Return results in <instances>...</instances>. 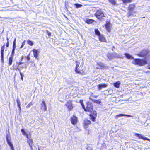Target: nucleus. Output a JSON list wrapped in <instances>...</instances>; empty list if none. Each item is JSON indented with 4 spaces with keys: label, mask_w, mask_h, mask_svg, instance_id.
I'll list each match as a JSON object with an SVG mask.
<instances>
[{
    "label": "nucleus",
    "mask_w": 150,
    "mask_h": 150,
    "mask_svg": "<svg viewBox=\"0 0 150 150\" xmlns=\"http://www.w3.org/2000/svg\"><path fill=\"white\" fill-rule=\"evenodd\" d=\"M75 67L74 68V71L76 74L81 75H83L84 73L83 66L81 64L80 66V63L79 61L76 60L75 61Z\"/></svg>",
    "instance_id": "f257e3e1"
},
{
    "label": "nucleus",
    "mask_w": 150,
    "mask_h": 150,
    "mask_svg": "<svg viewBox=\"0 0 150 150\" xmlns=\"http://www.w3.org/2000/svg\"><path fill=\"white\" fill-rule=\"evenodd\" d=\"M132 62L134 64L140 66H143L147 64L146 60L139 59H134Z\"/></svg>",
    "instance_id": "f03ea898"
},
{
    "label": "nucleus",
    "mask_w": 150,
    "mask_h": 150,
    "mask_svg": "<svg viewBox=\"0 0 150 150\" xmlns=\"http://www.w3.org/2000/svg\"><path fill=\"white\" fill-rule=\"evenodd\" d=\"M13 68L15 70H22L24 67L23 63L21 62H16V64H14L13 66Z\"/></svg>",
    "instance_id": "7ed1b4c3"
},
{
    "label": "nucleus",
    "mask_w": 150,
    "mask_h": 150,
    "mask_svg": "<svg viewBox=\"0 0 150 150\" xmlns=\"http://www.w3.org/2000/svg\"><path fill=\"white\" fill-rule=\"evenodd\" d=\"M6 137L7 143L10 147L11 149V150H15L13 144L11 142V137L9 132L8 134H6Z\"/></svg>",
    "instance_id": "20e7f679"
},
{
    "label": "nucleus",
    "mask_w": 150,
    "mask_h": 150,
    "mask_svg": "<svg viewBox=\"0 0 150 150\" xmlns=\"http://www.w3.org/2000/svg\"><path fill=\"white\" fill-rule=\"evenodd\" d=\"M84 110L85 111L92 112L93 110L92 104L89 102H87L86 103V108L85 107Z\"/></svg>",
    "instance_id": "39448f33"
},
{
    "label": "nucleus",
    "mask_w": 150,
    "mask_h": 150,
    "mask_svg": "<svg viewBox=\"0 0 150 150\" xmlns=\"http://www.w3.org/2000/svg\"><path fill=\"white\" fill-rule=\"evenodd\" d=\"M72 102L73 101L72 100L68 101L65 104V106L67 108L69 111H71L74 107Z\"/></svg>",
    "instance_id": "423d86ee"
},
{
    "label": "nucleus",
    "mask_w": 150,
    "mask_h": 150,
    "mask_svg": "<svg viewBox=\"0 0 150 150\" xmlns=\"http://www.w3.org/2000/svg\"><path fill=\"white\" fill-rule=\"evenodd\" d=\"M97 18L101 20L104 16V14L100 10H98L95 15Z\"/></svg>",
    "instance_id": "0eeeda50"
},
{
    "label": "nucleus",
    "mask_w": 150,
    "mask_h": 150,
    "mask_svg": "<svg viewBox=\"0 0 150 150\" xmlns=\"http://www.w3.org/2000/svg\"><path fill=\"white\" fill-rule=\"evenodd\" d=\"M6 44H4L1 47V61L2 62H4V52L5 50V46Z\"/></svg>",
    "instance_id": "6e6552de"
},
{
    "label": "nucleus",
    "mask_w": 150,
    "mask_h": 150,
    "mask_svg": "<svg viewBox=\"0 0 150 150\" xmlns=\"http://www.w3.org/2000/svg\"><path fill=\"white\" fill-rule=\"evenodd\" d=\"M70 120L71 123L73 125L76 124L78 121V118L74 115H73L70 118Z\"/></svg>",
    "instance_id": "1a4fd4ad"
},
{
    "label": "nucleus",
    "mask_w": 150,
    "mask_h": 150,
    "mask_svg": "<svg viewBox=\"0 0 150 150\" xmlns=\"http://www.w3.org/2000/svg\"><path fill=\"white\" fill-rule=\"evenodd\" d=\"M91 123V122L88 119H85L83 120V127L85 128H87Z\"/></svg>",
    "instance_id": "9d476101"
},
{
    "label": "nucleus",
    "mask_w": 150,
    "mask_h": 150,
    "mask_svg": "<svg viewBox=\"0 0 150 150\" xmlns=\"http://www.w3.org/2000/svg\"><path fill=\"white\" fill-rule=\"evenodd\" d=\"M135 136L138 137L139 139H142L144 140H148L150 142V139L147 138L141 134L138 133H135Z\"/></svg>",
    "instance_id": "9b49d317"
},
{
    "label": "nucleus",
    "mask_w": 150,
    "mask_h": 150,
    "mask_svg": "<svg viewBox=\"0 0 150 150\" xmlns=\"http://www.w3.org/2000/svg\"><path fill=\"white\" fill-rule=\"evenodd\" d=\"M149 51L148 50H144L140 52L138 55L140 57H144L148 53Z\"/></svg>",
    "instance_id": "f8f14e48"
},
{
    "label": "nucleus",
    "mask_w": 150,
    "mask_h": 150,
    "mask_svg": "<svg viewBox=\"0 0 150 150\" xmlns=\"http://www.w3.org/2000/svg\"><path fill=\"white\" fill-rule=\"evenodd\" d=\"M34 57L37 59H38L39 51L38 50L33 49L32 50Z\"/></svg>",
    "instance_id": "ddd939ff"
},
{
    "label": "nucleus",
    "mask_w": 150,
    "mask_h": 150,
    "mask_svg": "<svg viewBox=\"0 0 150 150\" xmlns=\"http://www.w3.org/2000/svg\"><path fill=\"white\" fill-rule=\"evenodd\" d=\"M40 108L42 110H43V111H44L47 110V108L46 104L45 101H42V103L41 104Z\"/></svg>",
    "instance_id": "4468645a"
},
{
    "label": "nucleus",
    "mask_w": 150,
    "mask_h": 150,
    "mask_svg": "<svg viewBox=\"0 0 150 150\" xmlns=\"http://www.w3.org/2000/svg\"><path fill=\"white\" fill-rule=\"evenodd\" d=\"M27 142L29 146L30 147L31 149H33V141L32 139L30 138L27 139Z\"/></svg>",
    "instance_id": "2eb2a0df"
},
{
    "label": "nucleus",
    "mask_w": 150,
    "mask_h": 150,
    "mask_svg": "<svg viewBox=\"0 0 150 150\" xmlns=\"http://www.w3.org/2000/svg\"><path fill=\"white\" fill-rule=\"evenodd\" d=\"M99 40L101 42H105L106 41V39L103 34H101L98 36Z\"/></svg>",
    "instance_id": "dca6fc26"
},
{
    "label": "nucleus",
    "mask_w": 150,
    "mask_h": 150,
    "mask_svg": "<svg viewBox=\"0 0 150 150\" xmlns=\"http://www.w3.org/2000/svg\"><path fill=\"white\" fill-rule=\"evenodd\" d=\"M110 23L109 22H107L105 24V27L106 30L109 32L111 30V28L110 27Z\"/></svg>",
    "instance_id": "f3484780"
},
{
    "label": "nucleus",
    "mask_w": 150,
    "mask_h": 150,
    "mask_svg": "<svg viewBox=\"0 0 150 150\" xmlns=\"http://www.w3.org/2000/svg\"><path fill=\"white\" fill-rule=\"evenodd\" d=\"M123 116H126L127 117H131L132 116L130 115H126L123 114H120L117 115L115 117V118L116 119H118L119 117H122Z\"/></svg>",
    "instance_id": "a211bd4d"
},
{
    "label": "nucleus",
    "mask_w": 150,
    "mask_h": 150,
    "mask_svg": "<svg viewBox=\"0 0 150 150\" xmlns=\"http://www.w3.org/2000/svg\"><path fill=\"white\" fill-rule=\"evenodd\" d=\"M124 54L126 56V57L128 59L133 60V59H134L133 57L128 53H125Z\"/></svg>",
    "instance_id": "6ab92c4d"
},
{
    "label": "nucleus",
    "mask_w": 150,
    "mask_h": 150,
    "mask_svg": "<svg viewBox=\"0 0 150 150\" xmlns=\"http://www.w3.org/2000/svg\"><path fill=\"white\" fill-rule=\"evenodd\" d=\"M85 22L88 24H90L92 23L94 21V20L91 19H86L84 20Z\"/></svg>",
    "instance_id": "aec40b11"
},
{
    "label": "nucleus",
    "mask_w": 150,
    "mask_h": 150,
    "mask_svg": "<svg viewBox=\"0 0 150 150\" xmlns=\"http://www.w3.org/2000/svg\"><path fill=\"white\" fill-rule=\"evenodd\" d=\"M13 57L10 56L8 59V65L11 66L12 65Z\"/></svg>",
    "instance_id": "412c9836"
},
{
    "label": "nucleus",
    "mask_w": 150,
    "mask_h": 150,
    "mask_svg": "<svg viewBox=\"0 0 150 150\" xmlns=\"http://www.w3.org/2000/svg\"><path fill=\"white\" fill-rule=\"evenodd\" d=\"M16 48V47L12 46V49L11 54L10 56L13 57L15 54V51Z\"/></svg>",
    "instance_id": "4be33fe9"
},
{
    "label": "nucleus",
    "mask_w": 150,
    "mask_h": 150,
    "mask_svg": "<svg viewBox=\"0 0 150 150\" xmlns=\"http://www.w3.org/2000/svg\"><path fill=\"white\" fill-rule=\"evenodd\" d=\"M98 88L99 90L103 88H105L107 86V85L105 84H100L98 85Z\"/></svg>",
    "instance_id": "5701e85b"
},
{
    "label": "nucleus",
    "mask_w": 150,
    "mask_h": 150,
    "mask_svg": "<svg viewBox=\"0 0 150 150\" xmlns=\"http://www.w3.org/2000/svg\"><path fill=\"white\" fill-rule=\"evenodd\" d=\"M16 102L17 104V106L19 108V111L20 112H21V109L20 106V102L19 99H17Z\"/></svg>",
    "instance_id": "b1692460"
},
{
    "label": "nucleus",
    "mask_w": 150,
    "mask_h": 150,
    "mask_svg": "<svg viewBox=\"0 0 150 150\" xmlns=\"http://www.w3.org/2000/svg\"><path fill=\"white\" fill-rule=\"evenodd\" d=\"M98 65H99V66H100V67H97V68H98V69L103 68V69H106L105 68L106 67H104V64L101 63L100 62L99 63H98Z\"/></svg>",
    "instance_id": "393cba45"
},
{
    "label": "nucleus",
    "mask_w": 150,
    "mask_h": 150,
    "mask_svg": "<svg viewBox=\"0 0 150 150\" xmlns=\"http://www.w3.org/2000/svg\"><path fill=\"white\" fill-rule=\"evenodd\" d=\"M120 81H118L114 83L113 84L115 87L118 88L119 87L120 85Z\"/></svg>",
    "instance_id": "a878e982"
},
{
    "label": "nucleus",
    "mask_w": 150,
    "mask_h": 150,
    "mask_svg": "<svg viewBox=\"0 0 150 150\" xmlns=\"http://www.w3.org/2000/svg\"><path fill=\"white\" fill-rule=\"evenodd\" d=\"M6 39L7 40V42L6 44V48L9 47V39L8 37H6Z\"/></svg>",
    "instance_id": "bb28decb"
},
{
    "label": "nucleus",
    "mask_w": 150,
    "mask_h": 150,
    "mask_svg": "<svg viewBox=\"0 0 150 150\" xmlns=\"http://www.w3.org/2000/svg\"><path fill=\"white\" fill-rule=\"evenodd\" d=\"M94 32L95 34L98 37L101 35L98 29H95L94 30Z\"/></svg>",
    "instance_id": "cd10ccee"
},
{
    "label": "nucleus",
    "mask_w": 150,
    "mask_h": 150,
    "mask_svg": "<svg viewBox=\"0 0 150 150\" xmlns=\"http://www.w3.org/2000/svg\"><path fill=\"white\" fill-rule=\"evenodd\" d=\"M135 7V5L134 4H131L129 5L128 9L129 10H132Z\"/></svg>",
    "instance_id": "c85d7f7f"
},
{
    "label": "nucleus",
    "mask_w": 150,
    "mask_h": 150,
    "mask_svg": "<svg viewBox=\"0 0 150 150\" xmlns=\"http://www.w3.org/2000/svg\"><path fill=\"white\" fill-rule=\"evenodd\" d=\"M74 5L75 6V8H81L83 6L82 5L78 4H74Z\"/></svg>",
    "instance_id": "c756f323"
},
{
    "label": "nucleus",
    "mask_w": 150,
    "mask_h": 150,
    "mask_svg": "<svg viewBox=\"0 0 150 150\" xmlns=\"http://www.w3.org/2000/svg\"><path fill=\"white\" fill-rule=\"evenodd\" d=\"M27 43L28 45L30 46H32L34 45L33 42L32 41L29 40H28L27 41Z\"/></svg>",
    "instance_id": "7c9ffc66"
},
{
    "label": "nucleus",
    "mask_w": 150,
    "mask_h": 150,
    "mask_svg": "<svg viewBox=\"0 0 150 150\" xmlns=\"http://www.w3.org/2000/svg\"><path fill=\"white\" fill-rule=\"evenodd\" d=\"M107 57L109 60H111L112 58H113L112 54H108L107 55Z\"/></svg>",
    "instance_id": "2f4dec72"
},
{
    "label": "nucleus",
    "mask_w": 150,
    "mask_h": 150,
    "mask_svg": "<svg viewBox=\"0 0 150 150\" xmlns=\"http://www.w3.org/2000/svg\"><path fill=\"white\" fill-rule=\"evenodd\" d=\"M88 115L90 117V119L93 121H94V116H93V113L90 114Z\"/></svg>",
    "instance_id": "473e14b6"
},
{
    "label": "nucleus",
    "mask_w": 150,
    "mask_h": 150,
    "mask_svg": "<svg viewBox=\"0 0 150 150\" xmlns=\"http://www.w3.org/2000/svg\"><path fill=\"white\" fill-rule=\"evenodd\" d=\"M30 54H29L27 56L25 57V58L26 59L27 61V62L28 63H30V62H29V60L30 59Z\"/></svg>",
    "instance_id": "72a5a7b5"
},
{
    "label": "nucleus",
    "mask_w": 150,
    "mask_h": 150,
    "mask_svg": "<svg viewBox=\"0 0 150 150\" xmlns=\"http://www.w3.org/2000/svg\"><path fill=\"white\" fill-rule=\"evenodd\" d=\"M79 102L81 104L83 108L84 109L85 108V106L83 104V101L82 100H80L79 101Z\"/></svg>",
    "instance_id": "f704fd0d"
},
{
    "label": "nucleus",
    "mask_w": 150,
    "mask_h": 150,
    "mask_svg": "<svg viewBox=\"0 0 150 150\" xmlns=\"http://www.w3.org/2000/svg\"><path fill=\"white\" fill-rule=\"evenodd\" d=\"M21 131L22 133V134L24 136H25L27 134L26 132L23 129H21Z\"/></svg>",
    "instance_id": "c9c22d12"
},
{
    "label": "nucleus",
    "mask_w": 150,
    "mask_h": 150,
    "mask_svg": "<svg viewBox=\"0 0 150 150\" xmlns=\"http://www.w3.org/2000/svg\"><path fill=\"white\" fill-rule=\"evenodd\" d=\"M113 5L116 4L115 0H108Z\"/></svg>",
    "instance_id": "e433bc0d"
},
{
    "label": "nucleus",
    "mask_w": 150,
    "mask_h": 150,
    "mask_svg": "<svg viewBox=\"0 0 150 150\" xmlns=\"http://www.w3.org/2000/svg\"><path fill=\"white\" fill-rule=\"evenodd\" d=\"M112 54V57H113V58L114 57H120L119 56V55L116 53H114Z\"/></svg>",
    "instance_id": "4c0bfd02"
},
{
    "label": "nucleus",
    "mask_w": 150,
    "mask_h": 150,
    "mask_svg": "<svg viewBox=\"0 0 150 150\" xmlns=\"http://www.w3.org/2000/svg\"><path fill=\"white\" fill-rule=\"evenodd\" d=\"M94 103L97 104H100L101 103V101L100 100H94Z\"/></svg>",
    "instance_id": "58836bf2"
},
{
    "label": "nucleus",
    "mask_w": 150,
    "mask_h": 150,
    "mask_svg": "<svg viewBox=\"0 0 150 150\" xmlns=\"http://www.w3.org/2000/svg\"><path fill=\"white\" fill-rule=\"evenodd\" d=\"M124 3L130 2L132 0H122Z\"/></svg>",
    "instance_id": "ea45409f"
},
{
    "label": "nucleus",
    "mask_w": 150,
    "mask_h": 150,
    "mask_svg": "<svg viewBox=\"0 0 150 150\" xmlns=\"http://www.w3.org/2000/svg\"><path fill=\"white\" fill-rule=\"evenodd\" d=\"M16 38H15L13 40V46H15L16 47Z\"/></svg>",
    "instance_id": "a19ab883"
},
{
    "label": "nucleus",
    "mask_w": 150,
    "mask_h": 150,
    "mask_svg": "<svg viewBox=\"0 0 150 150\" xmlns=\"http://www.w3.org/2000/svg\"><path fill=\"white\" fill-rule=\"evenodd\" d=\"M46 31L47 33L49 36H51V33L50 32H49L48 30H46Z\"/></svg>",
    "instance_id": "79ce46f5"
},
{
    "label": "nucleus",
    "mask_w": 150,
    "mask_h": 150,
    "mask_svg": "<svg viewBox=\"0 0 150 150\" xmlns=\"http://www.w3.org/2000/svg\"><path fill=\"white\" fill-rule=\"evenodd\" d=\"M128 15L129 16H130L132 15V10H129V11L128 13Z\"/></svg>",
    "instance_id": "37998d69"
},
{
    "label": "nucleus",
    "mask_w": 150,
    "mask_h": 150,
    "mask_svg": "<svg viewBox=\"0 0 150 150\" xmlns=\"http://www.w3.org/2000/svg\"><path fill=\"white\" fill-rule=\"evenodd\" d=\"M32 102H30L29 104H28L27 106H26V107L27 108H29L30 107V106L32 105Z\"/></svg>",
    "instance_id": "c03bdc74"
},
{
    "label": "nucleus",
    "mask_w": 150,
    "mask_h": 150,
    "mask_svg": "<svg viewBox=\"0 0 150 150\" xmlns=\"http://www.w3.org/2000/svg\"><path fill=\"white\" fill-rule=\"evenodd\" d=\"M20 74L21 76V79L22 81H23V75L22 73H21V72H20Z\"/></svg>",
    "instance_id": "a18cd8bd"
},
{
    "label": "nucleus",
    "mask_w": 150,
    "mask_h": 150,
    "mask_svg": "<svg viewBox=\"0 0 150 150\" xmlns=\"http://www.w3.org/2000/svg\"><path fill=\"white\" fill-rule=\"evenodd\" d=\"M87 149L88 150H92V149L89 146H88L87 148Z\"/></svg>",
    "instance_id": "49530a36"
},
{
    "label": "nucleus",
    "mask_w": 150,
    "mask_h": 150,
    "mask_svg": "<svg viewBox=\"0 0 150 150\" xmlns=\"http://www.w3.org/2000/svg\"><path fill=\"white\" fill-rule=\"evenodd\" d=\"M26 42V41L25 40H24L23 42H22V45H23V46L25 44V43Z\"/></svg>",
    "instance_id": "de8ad7c7"
},
{
    "label": "nucleus",
    "mask_w": 150,
    "mask_h": 150,
    "mask_svg": "<svg viewBox=\"0 0 150 150\" xmlns=\"http://www.w3.org/2000/svg\"><path fill=\"white\" fill-rule=\"evenodd\" d=\"M25 136H26V138L27 139H29V137L28 134H27L26 135H25Z\"/></svg>",
    "instance_id": "09e8293b"
},
{
    "label": "nucleus",
    "mask_w": 150,
    "mask_h": 150,
    "mask_svg": "<svg viewBox=\"0 0 150 150\" xmlns=\"http://www.w3.org/2000/svg\"><path fill=\"white\" fill-rule=\"evenodd\" d=\"M23 47V45H22L21 44V47H20V49H21V48H22Z\"/></svg>",
    "instance_id": "8fccbe9b"
},
{
    "label": "nucleus",
    "mask_w": 150,
    "mask_h": 150,
    "mask_svg": "<svg viewBox=\"0 0 150 150\" xmlns=\"http://www.w3.org/2000/svg\"><path fill=\"white\" fill-rule=\"evenodd\" d=\"M148 67V69H150V66L149 65Z\"/></svg>",
    "instance_id": "3c124183"
},
{
    "label": "nucleus",
    "mask_w": 150,
    "mask_h": 150,
    "mask_svg": "<svg viewBox=\"0 0 150 150\" xmlns=\"http://www.w3.org/2000/svg\"><path fill=\"white\" fill-rule=\"evenodd\" d=\"M38 150H40V149L39 148H38Z\"/></svg>",
    "instance_id": "603ef678"
},
{
    "label": "nucleus",
    "mask_w": 150,
    "mask_h": 150,
    "mask_svg": "<svg viewBox=\"0 0 150 150\" xmlns=\"http://www.w3.org/2000/svg\"><path fill=\"white\" fill-rule=\"evenodd\" d=\"M23 59V57H22V59Z\"/></svg>",
    "instance_id": "864d4df0"
},
{
    "label": "nucleus",
    "mask_w": 150,
    "mask_h": 150,
    "mask_svg": "<svg viewBox=\"0 0 150 150\" xmlns=\"http://www.w3.org/2000/svg\"><path fill=\"white\" fill-rule=\"evenodd\" d=\"M95 112H94V116L95 115Z\"/></svg>",
    "instance_id": "5fc2aeb1"
},
{
    "label": "nucleus",
    "mask_w": 150,
    "mask_h": 150,
    "mask_svg": "<svg viewBox=\"0 0 150 150\" xmlns=\"http://www.w3.org/2000/svg\"><path fill=\"white\" fill-rule=\"evenodd\" d=\"M0 18H1V17H0Z\"/></svg>",
    "instance_id": "6e6d98bb"
},
{
    "label": "nucleus",
    "mask_w": 150,
    "mask_h": 150,
    "mask_svg": "<svg viewBox=\"0 0 150 150\" xmlns=\"http://www.w3.org/2000/svg\"><path fill=\"white\" fill-rule=\"evenodd\" d=\"M149 72L150 73V71H149Z\"/></svg>",
    "instance_id": "4d7b16f0"
}]
</instances>
